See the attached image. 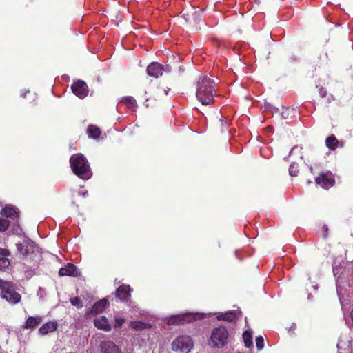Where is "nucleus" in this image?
Returning <instances> with one entry per match:
<instances>
[{"mask_svg": "<svg viewBox=\"0 0 353 353\" xmlns=\"http://www.w3.org/2000/svg\"><path fill=\"white\" fill-rule=\"evenodd\" d=\"M315 182L325 190H328L335 184V179L330 172H322L315 179Z\"/></svg>", "mask_w": 353, "mask_h": 353, "instance_id": "423d86ee", "label": "nucleus"}, {"mask_svg": "<svg viewBox=\"0 0 353 353\" xmlns=\"http://www.w3.org/2000/svg\"><path fill=\"white\" fill-rule=\"evenodd\" d=\"M72 92L80 99L85 98L88 94L87 84L82 80L74 82L71 85Z\"/></svg>", "mask_w": 353, "mask_h": 353, "instance_id": "0eeeda50", "label": "nucleus"}, {"mask_svg": "<svg viewBox=\"0 0 353 353\" xmlns=\"http://www.w3.org/2000/svg\"><path fill=\"white\" fill-rule=\"evenodd\" d=\"M216 318L219 321H224L230 323L236 322L237 320L236 313L234 311L219 313Z\"/></svg>", "mask_w": 353, "mask_h": 353, "instance_id": "f3484780", "label": "nucleus"}, {"mask_svg": "<svg viewBox=\"0 0 353 353\" xmlns=\"http://www.w3.org/2000/svg\"><path fill=\"white\" fill-rule=\"evenodd\" d=\"M10 252L7 249L0 248V256H10Z\"/></svg>", "mask_w": 353, "mask_h": 353, "instance_id": "473e14b6", "label": "nucleus"}, {"mask_svg": "<svg viewBox=\"0 0 353 353\" xmlns=\"http://www.w3.org/2000/svg\"><path fill=\"white\" fill-rule=\"evenodd\" d=\"M16 246L21 255L27 256L34 252L35 245L30 239H24L22 242L17 243Z\"/></svg>", "mask_w": 353, "mask_h": 353, "instance_id": "6e6552de", "label": "nucleus"}, {"mask_svg": "<svg viewBox=\"0 0 353 353\" xmlns=\"http://www.w3.org/2000/svg\"><path fill=\"white\" fill-rule=\"evenodd\" d=\"M100 347L102 353H121L119 347L111 341H102Z\"/></svg>", "mask_w": 353, "mask_h": 353, "instance_id": "4468645a", "label": "nucleus"}, {"mask_svg": "<svg viewBox=\"0 0 353 353\" xmlns=\"http://www.w3.org/2000/svg\"><path fill=\"white\" fill-rule=\"evenodd\" d=\"M243 339L245 343V346L247 348H250L252 347V332L249 330H245L243 334Z\"/></svg>", "mask_w": 353, "mask_h": 353, "instance_id": "b1692460", "label": "nucleus"}, {"mask_svg": "<svg viewBox=\"0 0 353 353\" xmlns=\"http://www.w3.org/2000/svg\"><path fill=\"white\" fill-rule=\"evenodd\" d=\"M350 316H351V317H352V319L353 320V309H352V310L350 312Z\"/></svg>", "mask_w": 353, "mask_h": 353, "instance_id": "4c0bfd02", "label": "nucleus"}, {"mask_svg": "<svg viewBox=\"0 0 353 353\" xmlns=\"http://www.w3.org/2000/svg\"><path fill=\"white\" fill-rule=\"evenodd\" d=\"M256 345L259 350H261L264 347V339L261 336H258L256 338Z\"/></svg>", "mask_w": 353, "mask_h": 353, "instance_id": "c756f323", "label": "nucleus"}, {"mask_svg": "<svg viewBox=\"0 0 353 353\" xmlns=\"http://www.w3.org/2000/svg\"><path fill=\"white\" fill-rule=\"evenodd\" d=\"M121 101L130 108H133L137 105L136 100L130 96L123 97Z\"/></svg>", "mask_w": 353, "mask_h": 353, "instance_id": "393cba45", "label": "nucleus"}, {"mask_svg": "<svg viewBox=\"0 0 353 353\" xmlns=\"http://www.w3.org/2000/svg\"><path fill=\"white\" fill-rule=\"evenodd\" d=\"M323 230H325V232H327V231H328V228H327V225H323Z\"/></svg>", "mask_w": 353, "mask_h": 353, "instance_id": "c9c22d12", "label": "nucleus"}, {"mask_svg": "<svg viewBox=\"0 0 353 353\" xmlns=\"http://www.w3.org/2000/svg\"><path fill=\"white\" fill-rule=\"evenodd\" d=\"M219 121L221 123V131H223L228 125V121L225 120V118H221Z\"/></svg>", "mask_w": 353, "mask_h": 353, "instance_id": "72a5a7b5", "label": "nucleus"}, {"mask_svg": "<svg viewBox=\"0 0 353 353\" xmlns=\"http://www.w3.org/2000/svg\"><path fill=\"white\" fill-rule=\"evenodd\" d=\"M289 108H286V110L285 111H283L281 113V117L283 119H288V115H289Z\"/></svg>", "mask_w": 353, "mask_h": 353, "instance_id": "f704fd0d", "label": "nucleus"}, {"mask_svg": "<svg viewBox=\"0 0 353 353\" xmlns=\"http://www.w3.org/2000/svg\"><path fill=\"white\" fill-rule=\"evenodd\" d=\"M116 297L119 298L123 302H128L131 296V288L129 285L123 284L116 290Z\"/></svg>", "mask_w": 353, "mask_h": 353, "instance_id": "9b49d317", "label": "nucleus"}, {"mask_svg": "<svg viewBox=\"0 0 353 353\" xmlns=\"http://www.w3.org/2000/svg\"><path fill=\"white\" fill-rule=\"evenodd\" d=\"M15 3H18L21 8H28L33 3L34 0H13Z\"/></svg>", "mask_w": 353, "mask_h": 353, "instance_id": "bb28decb", "label": "nucleus"}, {"mask_svg": "<svg viewBox=\"0 0 353 353\" xmlns=\"http://www.w3.org/2000/svg\"><path fill=\"white\" fill-rule=\"evenodd\" d=\"M163 65L157 63V62H152L147 67V74L148 75L158 78L161 77L163 73Z\"/></svg>", "mask_w": 353, "mask_h": 353, "instance_id": "9d476101", "label": "nucleus"}, {"mask_svg": "<svg viewBox=\"0 0 353 353\" xmlns=\"http://www.w3.org/2000/svg\"><path fill=\"white\" fill-rule=\"evenodd\" d=\"M107 304L108 300L106 299H103L98 301L92 306L90 311L86 312L85 316H87L88 315H96L97 314L101 313L106 307Z\"/></svg>", "mask_w": 353, "mask_h": 353, "instance_id": "ddd939ff", "label": "nucleus"}, {"mask_svg": "<svg viewBox=\"0 0 353 353\" xmlns=\"http://www.w3.org/2000/svg\"><path fill=\"white\" fill-rule=\"evenodd\" d=\"M1 214L7 218L15 219L18 217L19 212L13 207L6 206L1 212Z\"/></svg>", "mask_w": 353, "mask_h": 353, "instance_id": "aec40b11", "label": "nucleus"}, {"mask_svg": "<svg viewBox=\"0 0 353 353\" xmlns=\"http://www.w3.org/2000/svg\"><path fill=\"white\" fill-rule=\"evenodd\" d=\"M10 264L8 256H0V270L8 268Z\"/></svg>", "mask_w": 353, "mask_h": 353, "instance_id": "a878e982", "label": "nucleus"}, {"mask_svg": "<svg viewBox=\"0 0 353 353\" xmlns=\"http://www.w3.org/2000/svg\"><path fill=\"white\" fill-rule=\"evenodd\" d=\"M339 143L338 139L334 134L329 136L325 140L326 146L331 150H336Z\"/></svg>", "mask_w": 353, "mask_h": 353, "instance_id": "4be33fe9", "label": "nucleus"}, {"mask_svg": "<svg viewBox=\"0 0 353 353\" xmlns=\"http://www.w3.org/2000/svg\"><path fill=\"white\" fill-rule=\"evenodd\" d=\"M42 321V318L41 316H29L26 322L23 327L24 329H34L37 327Z\"/></svg>", "mask_w": 353, "mask_h": 353, "instance_id": "dca6fc26", "label": "nucleus"}, {"mask_svg": "<svg viewBox=\"0 0 353 353\" xmlns=\"http://www.w3.org/2000/svg\"><path fill=\"white\" fill-rule=\"evenodd\" d=\"M228 338V332L227 329L223 326H218L213 329L210 341L214 347L221 348L227 345Z\"/></svg>", "mask_w": 353, "mask_h": 353, "instance_id": "20e7f679", "label": "nucleus"}, {"mask_svg": "<svg viewBox=\"0 0 353 353\" xmlns=\"http://www.w3.org/2000/svg\"><path fill=\"white\" fill-rule=\"evenodd\" d=\"M57 329V324L56 322L49 321L43 324L39 329V332L41 335H46L50 332H54Z\"/></svg>", "mask_w": 353, "mask_h": 353, "instance_id": "6ab92c4d", "label": "nucleus"}, {"mask_svg": "<svg viewBox=\"0 0 353 353\" xmlns=\"http://www.w3.org/2000/svg\"><path fill=\"white\" fill-rule=\"evenodd\" d=\"M10 225V221L6 219H0V231H6Z\"/></svg>", "mask_w": 353, "mask_h": 353, "instance_id": "c85d7f7f", "label": "nucleus"}, {"mask_svg": "<svg viewBox=\"0 0 353 353\" xmlns=\"http://www.w3.org/2000/svg\"><path fill=\"white\" fill-rule=\"evenodd\" d=\"M215 96L214 81L208 76L201 77L197 81L196 97L203 105H210L214 103Z\"/></svg>", "mask_w": 353, "mask_h": 353, "instance_id": "f257e3e1", "label": "nucleus"}, {"mask_svg": "<svg viewBox=\"0 0 353 353\" xmlns=\"http://www.w3.org/2000/svg\"><path fill=\"white\" fill-rule=\"evenodd\" d=\"M130 327L136 331H142L144 330L150 329L151 325L150 323H144L139 321H131Z\"/></svg>", "mask_w": 353, "mask_h": 353, "instance_id": "412c9836", "label": "nucleus"}, {"mask_svg": "<svg viewBox=\"0 0 353 353\" xmlns=\"http://www.w3.org/2000/svg\"><path fill=\"white\" fill-rule=\"evenodd\" d=\"M0 296L12 305L21 301V296L16 292V285L12 281L0 279Z\"/></svg>", "mask_w": 353, "mask_h": 353, "instance_id": "7ed1b4c3", "label": "nucleus"}, {"mask_svg": "<svg viewBox=\"0 0 353 353\" xmlns=\"http://www.w3.org/2000/svg\"><path fill=\"white\" fill-rule=\"evenodd\" d=\"M70 303L73 306H75L77 308H81L83 307V303L81 300V299L78 296L71 298L70 299Z\"/></svg>", "mask_w": 353, "mask_h": 353, "instance_id": "cd10ccee", "label": "nucleus"}, {"mask_svg": "<svg viewBox=\"0 0 353 353\" xmlns=\"http://www.w3.org/2000/svg\"><path fill=\"white\" fill-rule=\"evenodd\" d=\"M71 169L74 174L82 179H88L92 176L90 165L82 154H74L70 158Z\"/></svg>", "mask_w": 353, "mask_h": 353, "instance_id": "f03ea898", "label": "nucleus"}, {"mask_svg": "<svg viewBox=\"0 0 353 353\" xmlns=\"http://www.w3.org/2000/svg\"><path fill=\"white\" fill-rule=\"evenodd\" d=\"M195 318L191 314H178L170 316L168 320V325H179L183 324L184 322H191Z\"/></svg>", "mask_w": 353, "mask_h": 353, "instance_id": "1a4fd4ad", "label": "nucleus"}, {"mask_svg": "<svg viewBox=\"0 0 353 353\" xmlns=\"http://www.w3.org/2000/svg\"><path fill=\"white\" fill-rule=\"evenodd\" d=\"M86 132L89 138L94 140L99 139L101 134L100 128L93 124H90L88 126Z\"/></svg>", "mask_w": 353, "mask_h": 353, "instance_id": "a211bd4d", "label": "nucleus"}, {"mask_svg": "<svg viewBox=\"0 0 353 353\" xmlns=\"http://www.w3.org/2000/svg\"><path fill=\"white\" fill-rule=\"evenodd\" d=\"M316 88L318 89V92H319V96L321 98L325 99V103H330V102H332L334 100L332 95L327 94V92L325 88H323L321 85H317Z\"/></svg>", "mask_w": 353, "mask_h": 353, "instance_id": "5701e85b", "label": "nucleus"}, {"mask_svg": "<svg viewBox=\"0 0 353 353\" xmlns=\"http://www.w3.org/2000/svg\"><path fill=\"white\" fill-rule=\"evenodd\" d=\"M125 322V319L123 318H117L115 319L114 327H121Z\"/></svg>", "mask_w": 353, "mask_h": 353, "instance_id": "2f4dec72", "label": "nucleus"}, {"mask_svg": "<svg viewBox=\"0 0 353 353\" xmlns=\"http://www.w3.org/2000/svg\"><path fill=\"white\" fill-rule=\"evenodd\" d=\"M192 345V340L189 336H180L173 341L172 349L176 352L188 353Z\"/></svg>", "mask_w": 353, "mask_h": 353, "instance_id": "39448f33", "label": "nucleus"}, {"mask_svg": "<svg viewBox=\"0 0 353 353\" xmlns=\"http://www.w3.org/2000/svg\"><path fill=\"white\" fill-rule=\"evenodd\" d=\"M170 90V88H168L167 89H165V90H164V92H165V94H168V92H169Z\"/></svg>", "mask_w": 353, "mask_h": 353, "instance_id": "e433bc0d", "label": "nucleus"}, {"mask_svg": "<svg viewBox=\"0 0 353 353\" xmlns=\"http://www.w3.org/2000/svg\"><path fill=\"white\" fill-rule=\"evenodd\" d=\"M299 172V169L297 168V166L294 163H292L289 168V174L292 176H297Z\"/></svg>", "mask_w": 353, "mask_h": 353, "instance_id": "7c9ffc66", "label": "nucleus"}, {"mask_svg": "<svg viewBox=\"0 0 353 353\" xmlns=\"http://www.w3.org/2000/svg\"><path fill=\"white\" fill-rule=\"evenodd\" d=\"M94 325L97 328L105 332L111 330V326L108 323V319L104 316L94 319Z\"/></svg>", "mask_w": 353, "mask_h": 353, "instance_id": "2eb2a0df", "label": "nucleus"}, {"mask_svg": "<svg viewBox=\"0 0 353 353\" xmlns=\"http://www.w3.org/2000/svg\"><path fill=\"white\" fill-rule=\"evenodd\" d=\"M59 274L61 276H68L77 277L79 276L77 267L71 263H68L66 265L61 268L59 271Z\"/></svg>", "mask_w": 353, "mask_h": 353, "instance_id": "f8f14e48", "label": "nucleus"}]
</instances>
